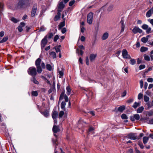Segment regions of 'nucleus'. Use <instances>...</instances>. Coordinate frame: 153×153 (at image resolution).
I'll use <instances>...</instances> for the list:
<instances>
[{
	"label": "nucleus",
	"mask_w": 153,
	"mask_h": 153,
	"mask_svg": "<svg viewBox=\"0 0 153 153\" xmlns=\"http://www.w3.org/2000/svg\"><path fill=\"white\" fill-rule=\"evenodd\" d=\"M41 59L39 58L35 62V65L36 67L37 70L34 67H30L27 70L28 74L33 77L36 76L37 74V72L39 73H41L42 69L45 68V63L42 62H41Z\"/></svg>",
	"instance_id": "f257e3e1"
},
{
	"label": "nucleus",
	"mask_w": 153,
	"mask_h": 153,
	"mask_svg": "<svg viewBox=\"0 0 153 153\" xmlns=\"http://www.w3.org/2000/svg\"><path fill=\"white\" fill-rule=\"evenodd\" d=\"M30 5V1L28 0H19V1L17 4L18 7L22 8L24 6L25 7H29Z\"/></svg>",
	"instance_id": "f03ea898"
},
{
	"label": "nucleus",
	"mask_w": 153,
	"mask_h": 153,
	"mask_svg": "<svg viewBox=\"0 0 153 153\" xmlns=\"http://www.w3.org/2000/svg\"><path fill=\"white\" fill-rule=\"evenodd\" d=\"M122 56L123 58L125 59H131L130 56L128 54V52L126 49H124L122 51Z\"/></svg>",
	"instance_id": "7ed1b4c3"
},
{
	"label": "nucleus",
	"mask_w": 153,
	"mask_h": 153,
	"mask_svg": "<svg viewBox=\"0 0 153 153\" xmlns=\"http://www.w3.org/2000/svg\"><path fill=\"white\" fill-rule=\"evenodd\" d=\"M127 138L132 140H135L139 139L137 137V134L135 133H131L128 134L127 135Z\"/></svg>",
	"instance_id": "20e7f679"
},
{
	"label": "nucleus",
	"mask_w": 153,
	"mask_h": 153,
	"mask_svg": "<svg viewBox=\"0 0 153 153\" xmlns=\"http://www.w3.org/2000/svg\"><path fill=\"white\" fill-rule=\"evenodd\" d=\"M93 13L92 12L89 13L87 15V22L90 25L92 23Z\"/></svg>",
	"instance_id": "39448f33"
},
{
	"label": "nucleus",
	"mask_w": 153,
	"mask_h": 153,
	"mask_svg": "<svg viewBox=\"0 0 153 153\" xmlns=\"http://www.w3.org/2000/svg\"><path fill=\"white\" fill-rule=\"evenodd\" d=\"M47 36H45L41 41V48L42 50L45 47L48 42Z\"/></svg>",
	"instance_id": "423d86ee"
},
{
	"label": "nucleus",
	"mask_w": 153,
	"mask_h": 153,
	"mask_svg": "<svg viewBox=\"0 0 153 153\" xmlns=\"http://www.w3.org/2000/svg\"><path fill=\"white\" fill-rule=\"evenodd\" d=\"M37 5V4H34L32 10L31 16L32 17H34L36 11Z\"/></svg>",
	"instance_id": "0eeeda50"
},
{
	"label": "nucleus",
	"mask_w": 153,
	"mask_h": 153,
	"mask_svg": "<svg viewBox=\"0 0 153 153\" xmlns=\"http://www.w3.org/2000/svg\"><path fill=\"white\" fill-rule=\"evenodd\" d=\"M132 31L134 34H136L137 33H141L143 31L138 27L135 26L132 30Z\"/></svg>",
	"instance_id": "6e6552de"
},
{
	"label": "nucleus",
	"mask_w": 153,
	"mask_h": 153,
	"mask_svg": "<svg viewBox=\"0 0 153 153\" xmlns=\"http://www.w3.org/2000/svg\"><path fill=\"white\" fill-rule=\"evenodd\" d=\"M130 118L132 121H134L135 120H138L140 118V115L138 114H134L133 116H131Z\"/></svg>",
	"instance_id": "1a4fd4ad"
},
{
	"label": "nucleus",
	"mask_w": 153,
	"mask_h": 153,
	"mask_svg": "<svg viewBox=\"0 0 153 153\" xmlns=\"http://www.w3.org/2000/svg\"><path fill=\"white\" fill-rule=\"evenodd\" d=\"M52 130L53 132L55 133H57L59 131L60 129L58 126L54 125L53 127Z\"/></svg>",
	"instance_id": "9d476101"
},
{
	"label": "nucleus",
	"mask_w": 153,
	"mask_h": 153,
	"mask_svg": "<svg viewBox=\"0 0 153 153\" xmlns=\"http://www.w3.org/2000/svg\"><path fill=\"white\" fill-rule=\"evenodd\" d=\"M65 7V5L63 4V1L60 2L58 7V11H62Z\"/></svg>",
	"instance_id": "9b49d317"
},
{
	"label": "nucleus",
	"mask_w": 153,
	"mask_h": 153,
	"mask_svg": "<svg viewBox=\"0 0 153 153\" xmlns=\"http://www.w3.org/2000/svg\"><path fill=\"white\" fill-rule=\"evenodd\" d=\"M25 23L23 22H22L21 23L19 26L18 27V29L19 31L21 32H22L23 29L22 27L25 26Z\"/></svg>",
	"instance_id": "f8f14e48"
},
{
	"label": "nucleus",
	"mask_w": 153,
	"mask_h": 153,
	"mask_svg": "<svg viewBox=\"0 0 153 153\" xmlns=\"http://www.w3.org/2000/svg\"><path fill=\"white\" fill-rule=\"evenodd\" d=\"M153 13V9L152 8L148 10L146 13V16L147 17L149 18L151 16L152 14Z\"/></svg>",
	"instance_id": "ddd939ff"
},
{
	"label": "nucleus",
	"mask_w": 153,
	"mask_h": 153,
	"mask_svg": "<svg viewBox=\"0 0 153 153\" xmlns=\"http://www.w3.org/2000/svg\"><path fill=\"white\" fill-rule=\"evenodd\" d=\"M95 128L93 127L90 126L87 131V134L88 135H89L91 133L93 134L94 133V130Z\"/></svg>",
	"instance_id": "4468645a"
},
{
	"label": "nucleus",
	"mask_w": 153,
	"mask_h": 153,
	"mask_svg": "<svg viewBox=\"0 0 153 153\" xmlns=\"http://www.w3.org/2000/svg\"><path fill=\"white\" fill-rule=\"evenodd\" d=\"M58 116V112L56 111H53L52 113V117L53 119L56 118Z\"/></svg>",
	"instance_id": "2eb2a0df"
},
{
	"label": "nucleus",
	"mask_w": 153,
	"mask_h": 153,
	"mask_svg": "<svg viewBox=\"0 0 153 153\" xmlns=\"http://www.w3.org/2000/svg\"><path fill=\"white\" fill-rule=\"evenodd\" d=\"M120 23L121 24V32H123L124 30L125 27V25L124 23V21L121 20L120 22Z\"/></svg>",
	"instance_id": "dca6fc26"
},
{
	"label": "nucleus",
	"mask_w": 153,
	"mask_h": 153,
	"mask_svg": "<svg viewBox=\"0 0 153 153\" xmlns=\"http://www.w3.org/2000/svg\"><path fill=\"white\" fill-rule=\"evenodd\" d=\"M42 114L45 117H47L49 115V111L48 110H45L44 112L40 111Z\"/></svg>",
	"instance_id": "f3484780"
},
{
	"label": "nucleus",
	"mask_w": 153,
	"mask_h": 153,
	"mask_svg": "<svg viewBox=\"0 0 153 153\" xmlns=\"http://www.w3.org/2000/svg\"><path fill=\"white\" fill-rule=\"evenodd\" d=\"M108 33H104L102 37V39L103 40L106 39L108 37Z\"/></svg>",
	"instance_id": "a211bd4d"
},
{
	"label": "nucleus",
	"mask_w": 153,
	"mask_h": 153,
	"mask_svg": "<svg viewBox=\"0 0 153 153\" xmlns=\"http://www.w3.org/2000/svg\"><path fill=\"white\" fill-rule=\"evenodd\" d=\"M149 137H144L143 139V141L144 144H146L148 142Z\"/></svg>",
	"instance_id": "6ab92c4d"
},
{
	"label": "nucleus",
	"mask_w": 153,
	"mask_h": 153,
	"mask_svg": "<svg viewBox=\"0 0 153 153\" xmlns=\"http://www.w3.org/2000/svg\"><path fill=\"white\" fill-rule=\"evenodd\" d=\"M66 89L67 90L66 93L68 95H70L71 93V89L70 86H67Z\"/></svg>",
	"instance_id": "aec40b11"
},
{
	"label": "nucleus",
	"mask_w": 153,
	"mask_h": 153,
	"mask_svg": "<svg viewBox=\"0 0 153 153\" xmlns=\"http://www.w3.org/2000/svg\"><path fill=\"white\" fill-rule=\"evenodd\" d=\"M96 55L94 54H91L90 56V61L91 62L93 61L95 59Z\"/></svg>",
	"instance_id": "412c9836"
},
{
	"label": "nucleus",
	"mask_w": 153,
	"mask_h": 153,
	"mask_svg": "<svg viewBox=\"0 0 153 153\" xmlns=\"http://www.w3.org/2000/svg\"><path fill=\"white\" fill-rule=\"evenodd\" d=\"M144 109V108L143 106L140 107L137 110V113H140L142 112Z\"/></svg>",
	"instance_id": "4be33fe9"
},
{
	"label": "nucleus",
	"mask_w": 153,
	"mask_h": 153,
	"mask_svg": "<svg viewBox=\"0 0 153 153\" xmlns=\"http://www.w3.org/2000/svg\"><path fill=\"white\" fill-rule=\"evenodd\" d=\"M125 109V107L124 105L121 106L118 108V111L121 112H122Z\"/></svg>",
	"instance_id": "5701e85b"
},
{
	"label": "nucleus",
	"mask_w": 153,
	"mask_h": 153,
	"mask_svg": "<svg viewBox=\"0 0 153 153\" xmlns=\"http://www.w3.org/2000/svg\"><path fill=\"white\" fill-rule=\"evenodd\" d=\"M100 139L102 138L103 140H105V139L107 137L108 135L107 134H103L102 133H101Z\"/></svg>",
	"instance_id": "b1692460"
},
{
	"label": "nucleus",
	"mask_w": 153,
	"mask_h": 153,
	"mask_svg": "<svg viewBox=\"0 0 153 153\" xmlns=\"http://www.w3.org/2000/svg\"><path fill=\"white\" fill-rule=\"evenodd\" d=\"M66 104L65 102L64 101H62L61 104V108L64 111H65V107Z\"/></svg>",
	"instance_id": "393cba45"
},
{
	"label": "nucleus",
	"mask_w": 153,
	"mask_h": 153,
	"mask_svg": "<svg viewBox=\"0 0 153 153\" xmlns=\"http://www.w3.org/2000/svg\"><path fill=\"white\" fill-rule=\"evenodd\" d=\"M58 72L59 77V78H62L64 75V71L63 70H62L61 71H59Z\"/></svg>",
	"instance_id": "a878e982"
},
{
	"label": "nucleus",
	"mask_w": 153,
	"mask_h": 153,
	"mask_svg": "<svg viewBox=\"0 0 153 153\" xmlns=\"http://www.w3.org/2000/svg\"><path fill=\"white\" fill-rule=\"evenodd\" d=\"M35 77V76L33 77V78L31 79V80L33 81L35 84H38L39 82L38 81L36 80Z\"/></svg>",
	"instance_id": "bb28decb"
},
{
	"label": "nucleus",
	"mask_w": 153,
	"mask_h": 153,
	"mask_svg": "<svg viewBox=\"0 0 153 153\" xmlns=\"http://www.w3.org/2000/svg\"><path fill=\"white\" fill-rule=\"evenodd\" d=\"M49 54L53 59L55 58L56 57V54L54 52H51L49 53Z\"/></svg>",
	"instance_id": "cd10ccee"
},
{
	"label": "nucleus",
	"mask_w": 153,
	"mask_h": 153,
	"mask_svg": "<svg viewBox=\"0 0 153 153\" xmlns=\"http://www.w3.org/2000/svg\"><path fill=\"white\" fill-rule=\"evenodd\" d=\"M148 39V37H143L141 38V41L143 42L146 43L147 42Z\"/></svg>",
	"instance_id": "c85d7f7f"
},
{
	"label": "nucleus",
	"mask_w": 153,
	"mask_h": 153,
	"mask_svg": "<svg viewBox=\"0 0 153 153\" xmlns=\"http://www.w3.org/2000/svg\"><path fill=\"white\" fill-rule=\"evenodd\" d=\"M148 48L145 47H142L140 49V51L142 52H143L147 51Z\"/></svg>",
	"instance_id": "c756f323"
},
{
	"label": "nucleus",
	"mask_w": 153,
	"mask_h": 153,
	"mask_svg": "<svg viewBox=\"0 0 153 153\" xmlns=\"http://www.w3.org/2000/svg\"><path fill=\"white\" fill-rule=\"evenodd\" d=\"M31 94L32 96L35 97H37L38 95L37 91H32L31 92Z\"/></svg>",
	"instance_id": "7c9ffc66"
},
{
	"label": "nucleus",
	"mask_w": 153,
	"mask_h": 153,
	"mask_svg": "<svg viewBox=\"0 0 153 153\" xmlns=\"http://www.w3.org/2000/svg\"><path fill=\"white\" fill-rule=\"evenodd\" d=\"M76 53L78 54H79L80 53V55L81 56L82 55L83 53V52L82 50H79L78 49H76Z\"/></svg>",
	"instance_id": "2f4dec72"
},
{
	"label": "nucleus",
	"mask_w": 153,
	"mask_h": 153,
	"mask_svg": "<svg viewBox=\"0 0 153 153\" xmlns=\"http://www.w3.org/2000/svg\"><path fill=\"white\" fill-rule=\"evenodd\" d=\"M144 100L145 102H149V97L146 95H144Z\"/></svg>",
	"instance_id": "473e14b6"
},
{
	"label": "nucleus",
	"mask_w": 153,
	"mask_h": 153,
	"mask_svg": "<svg viewBox=\"0 0 153 153\" xmlns=\"http://www.w3.org/2000/svg\"><path fill=\"white\" fill-rule=\"evenodd\" d=\"M64 96L65 94L64 93H62L59 97V102L60 101L62 100L64 98Z\"/></svg>",
	"instance_id": "72a5a7b5"
},
{
	"label": "nucleus",
	"mask_w": 153,
	"mask_h": 153,
	"mask_svg": "<svg viewBox=\"0 0 153 153\" xmlns=\"http://www.w3.org/2000/svg\"><path fill=\"white\" fill-rule=\"evenodd\" d=\"M140 105L139 103H137L136 102H135L133 105H132V107L134 108H136L138 106Z\"/></svg>",
	"instance_id": "f704fd0d"
},
{
	"label": "nucleus",
	"mask_w": 153,
	"mask_h": 153,
	"mask_svg": "<svg viewBox=\"0 0 153 153\" xmlns=\"http://www.w3.org/2000/svg\"><path fill=\"white\" fill-rule=\"evenodd\" d=\"M136 62V60L134 59H131L130 61V63L132 65L135 64Z\"/></svg>",
	"instance_id": "c9c22d12"
},
{
	"label": "nucleus",
	"mask_w": 153,
	"mask_h": 153,
	"mask_svg": "<svg viewBox=\"0 0 153 153\" xmlns=\"http://www.w3.org/2000/svg\"><path fill=\"white\" fill-rule=\"evenodd\" d=\"M65 25V23L64 22H61L58 26V28L59 29L61 28Z\"/></svg>",
	"instance_id": "e433bc0d"
},
{
	"label": "nucleus",
	"mask_w": 153,
	"mask_h": 153,
	"mask_svg": "<svg viewBox=\"0 0 153 153\" xmlns=\"http://www.w3.org/2000/svg\"><path fill=\"white\" fill-rule=\"evenodd\" d=\"M46 68L49 71H51L52 70V67L50 64H47L46 65Z\"/></svg>",
	"instance_id": "4c0bfd02"
},
{
	"label": "nucleus",
	"mask_w": 153,
	"mask_h": 153,
	"mask_svg": "<svg viewBox=\"0 0 153 153\" xmlns=\"http://www.w3.org/2000/svg\"><path fill=\"white\" fill-rule=\"evenodd\" d=\"M8 39V37L7 36L4 37L3 39L0 41V43H2L5 42Z\"/></svg>",
	"instance_id": "58836bf2"
},
{
	"label": "nucleus",
	"mask_w": 153,
	"mask_h": 153,
	"mask_svg": "<svg viewBox=\"0 0 153 153\" xmlns=\"http://www.w3.org/2000/svg\"><path fill=\"white\" fill-rule=\"evenodd\" d=\"M11 20L12 21L15 23H16L19 21V20L14 18V17H12Z\"/></svg>",
	"instance_id": "ea45409f"
},
{
	"label": "nucleus",
	"mask_w": 153,
	"mask_h": 153,
	"mask_svg": "<svg viewBox=\"0 0 153 153\" xmlns=\"http://www.w3.org/2000/svg\"><path fill=\"white\" fill-rule=\"evenodd\" d=\"M64 114V113L63 111H61L59 113V118H61L62 117V116Z\"/></svg>",
	"instance_id": "a19ab883"
},
{
	"label": "nucleus",
	"mask_w": 153,
	"mask_h": 153,
	"mask_svg": "<svg viewBox=\"0 0 153 153\" xmlns=\"http://www.w3.org/2000/svg\"><path fill=\"white\" fill-rule=\"evenodd\" d=\"M137 144L141 149H143L144 148V146L141 142H138Z\"/></svg>",
	"instance_id": "79ce46f5"
},
{
	"label": "nucleus",
	"mask_w": 153,
	"mask_h": 153,
	"mask_svg": "<svg viewBox=\"0 0 153 153\" xmlns=\"http://www.w3.org/2000/svg\"><path fill=\"white\" fill-rule=\"evenodd\" d=\"M144 59L145 60L149 61L150 60V57L148 55H144Z\"/></svg>",
	"instance_id": "37998d69"
},
{
	"label": "nucleus",
	"mask_w": 153,
	"mask_h": 153,
	"mask_svg": "<svg viewBox=\"0 0 153 153\" xmlns=\"http://www.w3.org/2000/svg\"><path fill=\"white\" fill-rule=\"evenodd\" d=\"M148 27V26L146 24H143L141 26V27L143 29L145 30L147 29Z\"/></svg>",
	"instance_id": "c03bdc74"
},
{
	"label": "nucleus",
	"mask_w": 153,
	"mask_h": 153,
	"mask_svg": "<svg viewBox=\"0 0 153 153\" xmlns=\"http://www.w3.org/2000/svg\"><path fill=\"white\" fill-rule=\"evenodd\" d=\"M46 30V28L44 26H42L40 27L39 31H44Z\"/></svg>",
	"instance_id": "a18cd8bd"
},
{
	"label": "nucleus",
	"mask_w": 153,
	"mask_h": 153,
	"mask_svg": "<svg viewBox=\"0 0 153 153\" xmlns=\"http://www.w3.org/2000/svg\"><path fill=\"white\" fill-rule=\"evenodd\" d=\"M121 117L123 119H126L128 118L127 116L125 114H122L121 115Z\"/></svg>",
	"instance_id": "49530a36"
},
{
	"label": "nucleus",
	"mask_w": 153,
	"mask_h": 153,
	"mask_svg": "<svg viewBox=\"0 0 153 153\" xmlns=\"http://www.w3.org/2000/svg\"><path fill=\"white\" fill-rule=\"evenodd\" d=\"M59 39V36L58 35H56L54 37L53 41L54 42H56Z\"/></svg>",
	"instance_id": "de8ad7c7"
},
{
	"label": "nucleus",
	"mask_w": 153,
	"mask_h": 153,
	"mask_svg": "<svg viewBox=\"0 0 153 153\" xmlns=\"http://www.w3.org/2000/svg\"><path fill=\"white\" fill-rule=\"evenodd\" d=\"M143 96V95L142 94L139 93L138 95V99L139 100H141Z\"/></svg>",
	"instance_id": "09e8293b"
},
{
	"label": "nucleus",
	"mask_w": 153,
	"mask_h": 153,
	"mask_svg": "<svg viewBox=\"0 0 153 153\" xmlns=\"http://www.w3.org/2000/svg\"><path fill=\"white\" fill-rule=\"evenodd\" d=\"M75 2V1L74 0L71 1L69 3V6H72L74 4Z\"/></svg>",
	"instance_id": "8fccbe9b"
},
{
	"label": "nucleus",
	"mask_w": 153,
	"mask_h": 153,
	"mask_svg": "<svg viewBox=\"0 0 153 153\" xmlns=\"http://www.w3.org/2000/svg\"><path fill=\"white\" fill-rule=\"evenodd\" d=\"M146 33H151V28L150 27H148L147 29L146 30Z\"/></svg>",
	"instance_id": "3c124183"
},
{
	"label": "nucleus",
	"mask_w": 153,
	"mask_h": 153,
	"mask_svg": "<svg viewBox=\"0 0 153 153\" xmlns=\"http://www.w3.org/2000/svg\"><path fill=\"white\" fill-rule=\"evenodd\" d=\"M145 68V66L144 65H141L139 66V70H141L144 68Z\"/></svg>",
	"instance_id": "603ef678"
},
{
	"label": "nucleus",
	"mask_w": 153,
	"mask_h": 153,
	"mask_svg": "<svg viewBox=\"0 0 153 153\" xmlns=\"http://www.w3.org/2000/svg\"><path fill=\"white\" fill-rule=\"evenodd\" d=\"M60 17L59 16L56 15L54 17V20L56 21H57L60 19Z\"/></svg>",
	"instance_id": "864d4df0"
},
{
	"label": "nucleus",
	"mask_w": 153,
	"mask_h": 153,
	"mask_svg": "<svg viewBox=\"0 0 153 153\" xmlns=\"http://www.w3.org/2000/svg\"><path fill=\"white\" fill-rule=\"evenodd\" d=\"M147 105L149 108H151L152 106H153V104H150L149 102H147Z\"/></svg>",
	"instance_id": "5fc2aeb1"
},
{
	"label": "nucleus",
	"mask_w": 153,
	"mask_h": 153,
	"mask_svg": "<svg viewBox=\"0 0 153 153\" xmlns=\"http://www.w3.org/2000/svg\"><path fill=\"white\" fill-rule=\"evenodd\" d=\"M147 81L149 82H152L153 81V79L152 78H149L147 79Z\"/></svg>",
	"instance_id": "6e6d98bb"
},
{
	"label": "nucleus",
	"mask_w": 153,
	"mask_h": 153,
	"mask_svg": "<svg viewBox=\"0 0 153 153\" xmlns=\"http://www.w3.org/2000/svg\"><path fill=\"white\" fill-rule=\"evenodd\" d=\"M153 67L151 66L149 67L147 70H145L146 72H148L152 70Z\"/></svg>",
	"instance_id": "4d7b16f0"
},
{
	"label": "nucleus",
	"mask_w": 153,
	"mask_h": 153,
	"mask_svg": "<svg viewBox=\"0 0 153 153\" xmlns=\"http://www.w3.org/2000/svg\"><path fill=\"white\" fill-rule=\"evenodd\" d=\"M53 36V33H49L48 35V38L49 39H51L52 37Z\"/></svg>",
	"instance_id": "13d9d810"
},
{
	"label": "nucleus",
	"mask_w": 153,
	"mask_h": 153,
	"mask_svg": "<svg viewBox=\"0 0 153 153\" xmlns=\"http://www.w3.org/2000/svg\"><path fill=\"white\" fill-rule=\"evenodd\" d=\"M64 99L65 100V101L66 102H68V97L65 94Z\"/></svg>",
	"instance_id": "bf43d9fd"
},
{
	"label": "nucleus",
	"mask_w": 153,
	"mask_h": 153,
	"mask_svg": "<svg viewBox=\"0 0 153 153\" xmlns=\"http://www.w3.org/2000/svg\"><path fill=\"white\" fill-rule=\"evenodd\" d=\"M66 31V28H63L61 30V32L62 33H65Z\"/></svg>",
	"instance_id": "052dcab7"
},
{
	"label": "nucleus",
	"mask_w": 153,
	"mask_h": 153,
	"mask_svg": "<svg viewBox=\"0 0 153 153\" xmlns=\"http://www.w3.org/2000/svg\"><path fill=\"white\" fill-rule=\"evenodd\" d=\"M126 91H125L122 93L121 97H124L126 95Z\"/></svg>",
	"instance_id": "680f3d73"
},
{
	"label": "nucleus",
	"mask_w": 153,
	"mask_h": 153,
	"mask_svg": "<svg viewBox=\"0 0 153 153\" xmlns=\"http://www.w3.org/2000/svg\"><path fill=\"white\" fill-rule=\"evenodd\" d=\"M148 123L149 124H153V118L150 120Z\"/></svg>",
	"instance_id": "e2e57ef3"
},
{
	"label": "nucleus",
	"mask_w": 153,
	"mask_h": 153,
	"mask_svg": "<svg viewBox=\"0 0 153 153\" xmlns=\"http://www.w3.org/2000/svg\"><path fill=\"white\" fill-rule=\"evenodd\" d=\"M128 153H133V150L132 149H129L127 152Z\"/></svg>",
	"instance_id": "0e129e2a"
},
{
	"label": "nucleus",
	"mask_w": 153,
	"mask_h": 153,
	"mask_svg": "<svg viewBox=\"0 0 153 153\" xmlns=\"http://www.w3.org/2000/svg\"><path fill=\"white\" fill-rule=\"evenodd\" d=\"M85 39V37L83 36H82L81 37L80 40L82 42H84Z\"/></svg>",
	"instance_id": "69168bd1"
},
{
	"label": "nucleus",
	"mask_w": 153,
	"mask_h": 153,
	"mask_svg": "<svg viewBox=\"0 0 153 153\" xmlns=\"http://www.w3.org/2000/svg\"><path fill=\"white\" fill-rule=\"evenodd\" d=\"M86 63L87 65H89V59L88 56L86 57Z\"/></svg>",
	"instance_id": "338daca9"
},
{
	"label": "nucleus",
	"mask_w": 153,
	"mask_h": 153,
	"mask_svg": "<svg viewBox=\"0 0 153 153\" xmlns=\"http://www.w3.org/2000/svg\"><path fill=\"white\" fill-rule=\"evenodd\" d=\"M148 21L150 22L152 25H153V19H149Z\"/></svg>",
	"instance_id": "774afa93"
}]
</instances>
